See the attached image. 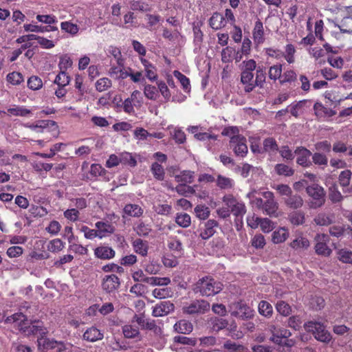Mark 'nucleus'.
<instances>
[{
	"label": "nucleus",
	"mask_w": 352,
	"mask_h": 352,
	"mask_svg": "<svg viewBox=\"0 0 352 352\" xmlns=\"http://www.w3.org/2000/svg\"><path fill=\"white\" fill-rule=\"evenodd\" d=\"M5 322L6 323L14 324L15 327L27 335L33 334L43 336L45 335L47 333L46 329L43 328L39 322L30 324L27 317L21 313H16L7 317Z\"/></svg>",
	"instance_id": "1"
},
{
	"label": "nucleus",
	"mask_w": 352,
	"mask_h": 352,
	"mask_svg": "<svg viewBox=\"0 0 352 352\" xmlns=\"http://www.w3.org/2000/svg\"><path fill=\"white\" fill-rule=\"evenodd\" d=\"M223 289V284L211 276H204L199 278L193 285L195 293H199L202 296H213Z\"/></svg>",
	"instance_id": "2"
},
{
	"label": "nucleus",
	"mask_w": 352,
	"mask_h": 352,
	"mask_svg": "<svg viewBox=\"0 0 352 352\" xmlns=\"http://www.w3.org/2000/svg\"><path fill=\"white\" fill-rule=\"evenodd\" d=\"M304 327L307 331L312 333L317 340L325 343H328L331 341V333L321 322L311 320L306 322Z\"/></svg>",
	"instance_id": "3"
},
{
	"label": "nucleus",
	"mask_w": 352,
	"mask_h": 352,
	"mask_svg": "<svg viewBox=\"0 0 352 352\" xmlns=\"http://www.w3.org/2000/svg\"><path fill=\"white\" fill-rule=\"evenodd\" d=\"M308 195L311 198L309 205L311 208L316 209L324 204L325 192L324 188L317 184H314L306 187Z\"/></svg>",
	"instance_id": "4"
},
{
	"label": "nucleus",
	"mask_w": 352,
	"mask_h": 352,
	"mask_svg": "<svg viewBox=\"0 0 352 352\" xmlns=\"http://www.w3.org/2000/svg\"><path fill=\"white\" fill-rule=\"evenodd\" d=\"M261 195L265 199L263 212L270 217H278V204L274 199V193L271 191H264L261 192Z\"/></svg>",
	"instance_id": "5"
},
{
	"label": "nucleus",
	"mask_w": 352,
	"mask_h": 352,
	"mask_svg": "<svg viewBox=\"0 0 352 352\" xmlns=\"http://www.w3.org/2000/svg\"><path fill=\"white\" fill-rule=\"evenodd\" d=\"M223 201L236 217H242L246 212V208L243 202L237 201L232 195H226L223 197Z\"/></svg>",
	"instance_id": "6"
},
{
	"label": "nucleus",
	"mask_w": 352,
	"mask_h": 352,
	"mask_svg": "<svg viewBox=\"0 0 352 352\" xmlns=\"http://www.w3.org/2000/svg\"><path fill=\"white\" fill-rule=\"evenodd\" d=\"M210 303L205 300H196L183 307V311L187 314H204L210 310Z\"/></svg>",
	"instance_id": "7"
},
{
	"label": "nucleus",
	"mask_w": 352,
	"mask_h": 352,
	"mask_svg": "<svg viewBox=\"0 0 352 352\" xmlns=\"http://www.w3.org/2000/svg\"><path fill=\"white\" fill-rule=\"evenodd\" d=\"M316 252L319 255L328 256L331 253V250L328 247L327 243L329 241V237L325 234H318L315 237Z\"/></svg>",
	"instance_id": "8"
},
{
	"label": "nucleus",
	"mask_w": 352,
	"mask_h": 352,
	"mask_svg": "<svg viewBox=\"0 0 352 352\" xmlns=\"http://www.w3.org/2000/svg\"><path fill=\"white\" fill-rule=\"evenodd\" d=\"M230 143L236 155L244 157L247 154L246 139L243 135L231 137Z\"/></svg>",
	"instance_id": "9"
},
{
	"label": "nucleus",
	"mask_w": 352,
	"mask_h": 352,
	"mask_svg": "<svg viewBox=\"0 0 352 352\" xmlns=\"http://www.w3.org/2000/svg\"><path fill=\"white\" fill-rule=\"evenodd\" d=\"M133 322H136L142 329L153 331L155 334L162 333V329L157 326L155 322L151 319H146L144 316L135 315L133 318Z\"/></svg>",
	"instance_id": "10"
},
{
	"label": "nucleus",
	"mask_w": 352,
	"mask_h": 352,
	"mask_svg": "<svg viewBox=\"0 0 352 352\" xmlns=\"http://www.w3.org/2000/svg\"><path fill=\"white\" fill-rule=\"evenodd\" d=\"M120 285L119 278L115 274L107 275L102 280V287L107 293H111L117 290Z\"/></svg>",
	"instance_id": "11"
},
{
	"label": "nucleus",
	"mask_w": 352,
	"mask_h": 352,
	"mask_svg": "<svg viewBox=\"0 0 352 352\" xmlns=\"http://www.w3.org/2000/svg\"><path fill=\"white\" fill-rule=\"evenodd\" d=\"M38 129H41V133L49 132L54 138H57L59 135L58 126L56 122L53 120H38L36 122Z\"/></svg>",
	"instance_id": "12"
},
{
	"label": "nucleus",
	"mask_w": 352,
	"mask_h": 352,
	"mask_svg": "<svg viewBox=\"0 0 352 352\" xmlns=\"http://www.w3.org/2000/svg\"><path fill=\"white\" fill-rule=\"evenodd\" d=\"M174 305L170 301H162L153 308L152 315L154 317H162L173 311Z\"/></svg>",
	"instance_id": "13"
},
{
	"label": "nucleus",
	"mask_w": 352,
	"mask_h": 352,
	"mask_svg": "<svg viewBox=\"0 0 352 352\" xmlns=\"http://www.w3.org/2000/svg\"><path fill=\"white\" fill-rule=\"evenodd\" d=\"M294 153L298 155L296 162L300 166L308 167L311 165L309 157L311 153L305 147H297Z\"/></svg>",
	"instance_id": "14"
},
{
	"label": "nucleus",
	"mask_w": 352,
	"mask_h": 352,
	"mask_svg": "<svg viewBox=\"0 0 352 352\" xmlns=\"http://www.w3.org/2000/svg\"><path fill=\"white\" fill-rule=\"evenodd\" d=\"M252 38L254 43L256 45H261L265 42L264 26L260 19H258L254 23L252 30Z\"/></svg>",
	"instance_id": "15"
},
{
	"label": "nucleus",
	"mask_w": 352,
	"mask_h": 352,
	"mask_svg": "<svg viewBox=\"0 0 352 352\" xmlns=\"http://www.w3.org/2000/svg\"><path fill=\"white\" fill-rule=\"evenodd\" d=\"M95 226L98 231L100 239L108 236L113 234L115 231L114 226L108 221H98L96 223Z\"/></svg>",
	"instance_id": "16"
},
{
	"label": "nucleus",
	"mask_w": 352,
	"mask_h": 352,
	"mask_svg": "<svg viewBox=\"0 0 352 352\" xmlns=\"http://www.w3.org/2000/svg\"><path fill=\"white\" fill-rule=\"evenodd\" d=\"M122 217H125V216H127L139 218L143 214L144 210L138 204H128L124 206L122 210Z\"/></svg>",
	"instance_id": "17"
},
{
	"label": "nucleus",
	"mask_w": 352,
	"mask_h": 352,
	"mask_svg": "<svg viewBox=\"0 0 352 352\" xmlns=\"http://www.w3.org/2000/svg\"><path fill=\"white\" fill-rule=\"evenodd\" d=\"M241 71V82L244 85V90L245 92H250L255 87V84H254L253 80V72H246L243 70Z\"/></svg>",
	"instance_id": "18"
},
{
	"label": "nucleus",
	"mask_w": 352,
	"mask_h": 352,
	"mask_svg": "<svg viewBox=\"0 0 352 352\" xmlns=\"http://www.w3.org/2000/svg\"><path fill=\"white\" fill-rule=\"evenodd\" d=\"M310 245L309 239L302 234H299L290 243V247L296 251L307 250Z\"/></svg>",
	"instance_id": "19"
},
{
	"label": "nucleus",
	"mask_w": 352,
	"mask_h": 352,
	"mask_svg": "<svg viewBox=\"0 0 352 352\" xmlns=\"http://www.w3.org/2000/svg\"><path fill=\"white\" fill-rule=\"evenodd\" d=\"M140 61L144 66V71L145 72L146 77L150 81H155L157 79V74L156 67L151 63L148 60L144 58H140Z\"/></svg>",
	"instance_id": "20"
},
{
	"label": "nucleus",
	"mask_w": 352,
	"mask_h": 352,
	"mask_svg": "<svg viewBox=\"0 0 352 352\" xmlns=\"http://www.w3.org/2000/svg\"><path fill=\"white\" fill-rule=\"evenodd\" d=\"M285 204L292 209H298L303 206L304 201L300 195L291 194L284 199Z\"/></svg>",
	"instance_id": "21"
},
{
	"label": "nucleus",
	"mask_w": 352,
	"mask_h": 352,
	"mask_svg": "<svg viewBox=\"0 0 352 352\" xmlns=\"http://www.w3.org/2000/svg\"><path fill=\"white\" fill-rule=\"evenodd\" d=\"M115 251L110 247L100 246L94 250L95 256L100 259H111L115 256Z\"/></svg>",
	"instance_id": "22"
},
{
	"label": "nucleus",
	"mask_w": 352,
	"mask_h": 352,
	"mask_svg": "<svg viewBox=\"0 0 352 352\" xmlns=\"http://www.w3.org/2000/svg\"><path fill=\"white\" fill-rule=\"evenodd\" d=\"M111 76L114 77L117 79H125L129 77L128 68L125 69L124 65L112 66L109 72Z\"/></svg>",
	"instance_id": "23"
},
{
	"label": "nucleus",
	"mask_w": 352,
	"mask_h": 352,
	"mask_svg": "<svg viewBox=\"0 0 352 352\" xmlns=\"http://www.w3.org/2000/svg\"><path fill=\"white\" fill-rule=\"evenodd\" d=\"M225 18L219 12H214L209 19V25L214 30H218L224 27Z\"/></svg>",
	"instance_id": "24"
},
{
	"label": "nucleus",
	"mask_w": 352,
	"mask_h": 352,
	"mask_svg": "<svg viewBox=\"0 0 352 352\" xmlns=\"http://www.w3.org/2000/svg\"><path fill=\"white\" fill-rule=\"evenodd\" d=\"M314 221L318 226H327L334 222V215L320 212L314 217Z\"/></svg>",
	"instance_id": "25"
},
{
	"label": "nucleus",
	"mask_w": 352,
	"mask_h": 352,
	"mask_svg": "<svg viewBox=\"0 0 352 352\" xmlns=\"http://www.w3.org/2000/svg\"><path fill=\"white\" fill-rule=\"evenodd\" d=\"M174 329L178 333L189 334L192 331V324L186 320H181L174 325Z\"/></svg>",
	"instance_id": "26"
},
{
	"label": "nucleus",
	"mask_w": 352,
	"mask_h": 352,
	"mask_svg": "<svg viewBox=\"0 0 352 352\" xmlns=\"http://www.w3.org/2000/svg\"><path fill=\"white\" fill-rule=\"evenodd\" d=\"M209 324L212 331L219 332L228 327V321L222 318L212 317L209 320Z\"/></svg>",
	"instance_id": "27"
},
{
	"label": "nucleus",
	"mask_w": 352,
	"mask_h": 352,
	"mask_svg": "<svg viewBox=\"0 0 352 352\" xmlns=\"http://www.w3.org/2000/svg\"><path fill=\"white\" fill-rule=\"evenodd\" d=\"M83 338L89 342H96L103 338V334L96 327L88 329L83 334Z\"/></svg>",
	"instance_id": "28"
},
{
	"label": "nucleus",
	"mask_w": 352,
	"mask_h": 352,
	"mask_svg": "<svg viewBox=\"0 0 352 352\" xmlns=\"http://www.w3.org/2000/svg\"><path fill=\"white\" fill-rule=\"evenodd\" d=\"M288 236V230L285 228H280L272 233V241L274 243L278 244L285 241Z\"/></svg>",
	"instance_id": "29"
},
{
	"label": "nucleus",
	"mask_w": 352,
	"mask_h": 352,
	"mask_svg": "<svg viewBox=\"0 0 352 352\" xmlns=\"http://www.w3.org/2000/svg\"><path fill=\"white\" fill-rule=\"evenodd\" d=\"M8 113L10 116L26 117L31 113V110L26 109L23 106L14 104L8 109Z\"/></svg>",
	"instance_id": "30"
},
{
	"label": "nucleus",
	"mask_w": 352,
	"mask_h": 352,
	"mask_svg": "<svg viewBox=\"0 0 352 352\" xmlns=\"http://www.w3.org/2000/svg\"><path fill=\"white\" fill-rule=\"evenodd\" d=\"M133 247L134 251L140 254L142 256H145L147 255L148 245V243L146 241H143L140 239H137L133 242Z\"/></svg>",
	"instance_id": "31"
},
{
	"label": "nucleus",
	"mask_w": 352,
	"mask_h": 352,
	"mask_svg": "<svg viewBox=\"0 0 352 352\" xmlns=\"http://www.w3.org/2000/svg\"><path fill=\"white\" fill-rule=\"evenodd\" d=\"M217 226V222L214 220L210 219L205 224V229L200 234V236L204 239H208L211 237L214 233V228Z\"/></svg>",
	"instance_id": "32"
},
{
	"label": "nucleus",
	"mask_w": 352,
	"mask_h": 352,
	"mask_svg": "<svg viewBox=\"0 0 352 352\" xmlns=\"http://www.w3.org/2000/svg\"><path fill=\"white\" fill-rule=\"evenodd\" d=\"M175 181L180 184H190L195 178L194 172L190 170H184L179 175L175 176Z\"/></svg>",
	"instance_id": "33"
},
{
	"label": "nucleus",
	"mask_w": 352,
	"mask_h": 352,
	"mask_svg": "<svg viewBox=\"0 0 352 352\" xmlns=\"http://www.w3.org/2000/svg\"><path fill=\"white\" fill-rule=\"evenodd\" d=\"M222 348L223 351L228 352H245L246 350V348L243 345L237 344L230 340H226L223 343Z\"/></svg>",
	"instance_id": "34"
},
{
	"label": "nucleus",
	"mask_w": 352,
	"mask_h": 352,
	"mask_svg": "<svg viewBox=\"0 0 352 352\" xmlns=\"http://www.w3.org/2000/svg\"><path fill=\"white\" fill-rule=\"evenodd\" d=\"M23 28L25 32H44L48 31H56L58 30L56 26H50V28H48L47 27L34 24H25L23 25Z\"/></svg>",
	"instance_id": "35"
},
{
	"label": "nucleus",
	"mask_w": 352,
	"mask_h": 352,
	"mask_svg": "<svg viewBox=\"0 0 352 352\" xmlns=\"http://www.w3.org/2000/svg\"><path fill=\"white\" fill-rule=\"evenodd\" d=\"M291 333L285 328H278L276 333L270 338V340L276 344H281L283 338L290 336Z\"/></svg>",
	"instance_id": "36"
},
{
	"label": "nucleus",
	"mask_w": 352,
	"mask_h": 352,
	"mask_svg": "<svg viewBox=\"0 0 352 352\" xmlns=\"http://www.w3.org/2000/svg\"><path fill=\"white\" fill-rule=\"evenodd\" d=\"M258 309L259 314L266 318H270L272 316L273 307L270 303L265 300L259 302Z\"/></svg>",
	"instance_id": "37"
},
{
	"label": "nucleus",
	"mask_w": 352,
	"mask_h": 352,
	"mask_svg": "<svg viewBox=\"0 0 352 352\" xmlns=\"http://www.w3.org/2000/svg\"><path fill=\"white\" fill-rule=\"evenodd\" d=\"M289 220L295 226L302 225L305 223V213L302 211H294L289 214Z\"/></svg>",
	"instance_id": "38"
},
{
	"label": "nucleus",
	"mask_w": 352,
	"mask_h": 352,
	"mask_svg": "<svg viewBox=\"0 0 352 352\" xmlns=\"http://www.w3.org/2000/svg\"><path fill=\"white\" fill-rule=\"evenodd\" d=\"M175 222L179 226L186 228L191 224V218L187 213H177L175 217Z\"/></svg>",
	"instance_id": "39"
},
{
	"label": "nucleus",
	"mask_w": 352,
	"mask_h": 352,
	"mask_svg": "<svg viewBox=\"0 0 352 352\" xmlns=\"http://www.w3.org/2000/svg\"><path fill=\"white\" fill-rule=\"evenodd\" d=\"M263 152L273 153L278 150V144L273 138H268L264 140L263 143Z\"/></svg>",
	"instance_id": "40"
},
{
	"label": "nucleus",
	"mask_w": 352,
	"mask_h": 352,
	"mask_svg": "<svg viewBox=\"0 0 352 352\" xmlns=\"http://www.w3.org/2000/svg\"><path fill=\"white\" fill-rule=\"evenodd\" d=\"M307 102V100H300L297 103L289 105L287 107V109H289L288 111L291 113L292 116L298 117V115L303 113L304 107Z\"/></svg>",
	"instance_id": "41"
},
{
	"label": "nucleus",
	"mask_w": 352,
	"mask_h": 352,
	"mask_svg": "<svg viewBox=\"0 0 352 352\" xmlns=\"http://www.w3.org/2000/svg\"><path fill=\"white\" fill-rule=\"evenodd\" d=\"M151 170L154 177L160 181H162L164 179L165 171L163 166L157 162L152 164Z\"/></svg>",
	"instance_id": "42"
},
{
	"label": "nucleus",
	"mask_w": 352,
	"mask_h": 352,
	"mask_svg": "<svg viewBox=\"0 0 352 352\" xmlns=\"http://www.w3.org/2000/svg\"><path fill=\"white\" fill-rule=\"evenodd\" d=\"M274 170L278 175H283L285 177H290L294 175V170L284 164H278L275 166Z\"/></svg>",
	"instance_id": "43"
},
{
	"label": "nucleus",
	"mask_w": 352,
	"mask_h": 352,
	"mask_svg": "<svg viewBox=\"0 0 352 352\" xmlns=\"http://www.w3.org/2000/svg\"><path fill=\"white\" fill-rule=\"evenodd\" d=\"M147 283L152 286H166L170 283V279L168 277L149 276Z\"/></svg>",
	"instance_id": "44"
},
{
	"label": "nucleus",
	"mask_w": 352,
	"mask_h": 352,
	"mask_svg": "<svg viewBox=\"0 0 352 352\" xmlns=\"http://www.w3.org/2000/svg\"><path fill=\"white\" fill-rule=\"evenodd\" d=\"M144 95L151 100H155L159 96L158 89L152 85H145L144 87Z\"/></svg>",
	"instance_id": "45"
},
{
	"label": "nucleus",
	"mask_w": 352,
	"mask_h": 352,
	"mask_svg": "<svg viewBox=\"0 0 352 352\" xmlns=\"http://www.w3.org/2000/svg\"><path fill=\"white\" fill-rule=\"evenodd\" d=\"M43 336H41L40 338H38V346L39 348L43 346V349H55L56 348L60 343L56 341L50 340L48 338H45Z\"/></svg>",
	"instance_id": "46"
},
{
	"label": "nucleus",
	"mask_w": 352,
	"mask_h": 352,
	"mask_svg": "<svg viewBox=\"0 0 352 352\" xmlns=\"http://www.w3.org/2000/svg\"><path fill=\"white\" fill-rule=\"evenodd\" d=\"M122 333L127 338H135L140 334L139 329L132 324H126L122 327Z\"/></svg>",
	"instance_id": "47"
},
{
	"label": "nucleus",
	"mask_w": 352,
	"mask_h": 352,
	"mask_svg": "<svg viewBox=\"0 0 352 352\" xmlns=\"http://www.w3.org/2000/svg\"><path fill=\"white\" fill-rule=\"evenodd\" d=\"M119 155L121 164H127L132 167L136 166L137 161L131 153L122 152Z\"/></svg>",
	"instance_id": "48"
},
{
	"label": "nucleus",
	"mask_w": 352,
	"mask_h": 352,
	"mask_svg": "<svg viewBox=\"0 0 352 352\" xmlns=\"http://www.w3.org/2000/svg\"><path fill=\"white\" fill-rule=\"evenodd\" d=\"M269 78L273 80H279L282 77V65L278 64L271 66L268 72Z\"/></svg>",
	"instance_id": "49"
},
{
	"label": "nucleus",
	"mask_w": 352,
	"mask_h": 352,
	"mask_svg": "<svg viewBox=\"0 0 352 352\" xmlns=\"http://www.w3.org/2000/svg\"><path fill=\"white\" fill-rule=\"evenodd\" d=\"M108 52L114 58L117 65H124V59L123 58L121 51L118 47L110 46L108 49Z\"/></svg>",
	"instance_id": "50"
},
{
	"label": "nucleus",
	"mask_w": 352,
	"mask_h": 352,
	"mask_svg": "<svg viewBox=\"0 0 352 352\" xmlns=\"http://www.w3.org/2000/svg\"><path fill=\"white\" fill-rule=\"evenodd\" d=\"M296 52V49L292 44H287L285 48V52L283 54V56L287 60V62L289 64L294 63L295 57L294 54Z\"/></svg>",
	"instance_id": "51"
},
{
	"label": "nucleus",
	"mask_w": 352,
	"mask_h": 352,
	"mask_svg": "<svg viewBox=\"0 0 352 352\" xmlns=\"http://www.w3.org/2000/svg\"><path fill=\"white\" fill-rule=\"evenodd\" d=\"M228 331V336H230L233 339H241L243 336V333L241 331H237V325L233 322L230 324H228L226 328Z\"/></svg>",
	"instance_id": "52"
},
{
	"label": "nucleus",
	"mask_w": 352,
	"mask_h": 352,
	"mask_svg": "<svg viewBox=\"0 0 352 352\" xmlns=\"http://www.w3.org/2000/svg\"><path fill=\"white\" fill-rule=\"evenodd\" d=\"M61 30L70 34L72 36L76 35L79 31V28L77 25L72 23L65 21L60 24Z\"/></svg>",
	"instance_id": "53"
},
{
	"label": "nucleus",
	"mask_w": 352,
	"mask_h": 352,
	"mask_svg": "<svg viewBox=\"0 0 352 352\" xmlns=\"http://www.w3.org/2000/svg\"><path fill=\"white\" fill-rule=\"evenodd\" d=\"M152 295L157 299L166 298L171 296V290L169 288H155L153 290Z\"/></svg>",
	"instance_id": "54"
},
{
	"label": "nucleus",
	"mask_w": 352,
	"mask_h": 352,
	"mask_svg": "<svg viewBox=\"0 0 352 352\" xmlns=\"http://www.w3.org/2000/svg\"><path fill=\"white\" fill-rule=\"evenodd\" d=\"M111 80L108 78H101L96 82V89L97 91L102 92L107 90L111 87Z\"/></svg>",
	"instance_id": "55"
},
{
	"label": "nucleus",
	"mask_w": 352,
	"mask_h": 352,
	"mask_svg": "<svg viewBox=\"0 0 352 352\" xmlns=\"http://www.w3.org/2000/svg\"><path fill=\"white\" fill-rule=\"evenodd\" d=\"M7 80L12 85H20L24 80L23 75L16 72H13L7 75Z\"/></svg>",
	"instance_id": "56"
},
{
	"label": "nucleus",
	"mask_w": 352,
	"mask_h": 352,
	"mask_svg": "<svg viewBox=\"0 0 352 352\" xmlns=\"http://www.w3.org/2000/svg\"><path fill=\"white\" fill-rule=\"evenodd\" d=\"M70 82V77L66 73V72H60L56 76L54 83L58 86L66 87Z\"/></svg>",
	"instance_id": "57"
},
{
	"label": "nucleus",
	"mask_w": 352,
	"mask_h": 352,
	"mask_svg": "<svg viewBox=\"0 0 352 352\" xmlns=\"http://www.w3.org/2000/svg\"><path fill=\"white\" fill-rule=\"evenodd\" d=\"M235 50L231 47H226L222 50L221 52V60L223 63H228L233 60Z\"/></svg>",
	"instance_id": "58"
},
{
	"label": "nucleus",
	"mask_w": 352,
	"mask_h": 352,
	"mask_svg": "<svg viewBox=\"0 0 352 352\" xmlns=\"http://www.w3.org/2000/svg\"><path fill=\"white\" fill-rule=\"evenodd\" d=\"M158 92L160 91L163 98L166 100H169L171 97L170 91L168 85L162 80L157 82Z\"/></svg>",
	"instance_id": "59"
},
{
	"label": "nucleus",
	"mask_w": 352,
	"mask_h": 352,
	"mask_svg": "<svg viewBox=\"0 0 352 352\" xmlns=\"http://www.w3.org/2000/svg\"><path fill=\"white\" fill-rule=\"evenodd\" d=\"M174 76L178 79V80L180 82L183 89L188 91L190 90V80L189 79L183 74H182L179 71H174L173 72Z\"/></svg>",
	"instance_id": "60"
},
{
	"label": "nucleus",
	"mask_w": 352,
	"mask_h": 352,
	"mask_svg": "<svg viewBox=\"0 0 352 352\" xmlns=\"http://www.w3.org/2000/svg\"><path fill=\"white\" fill-rule=\"evenodd\" d=\"M277 192L283 197H288L292 194V188L287 184H277L272 186Z\"/></svg>",
	"instance_id": "61"
},
{
	"label": "nucleus",
	"mask_w": 352,
	"mask_h": 352,
	"mask_svg": "<svg viewBox=\"0 0 352 352\" xmlns=\"http://www.w3.org/2000/svg\"><path fill=\"white\" fill-rule=\"evenodd\" d=\"M43 86L42 80L36 76H32L28 80V87L32 90H38Z\"/></svg>",
	"instance_id": "62"
},
{
	"label": "nucleus",
	"mask_w": 352,
	"mask_h": 352,
	"mask_svg": "<svg viewBox=\"0 0 352 352\" xmlns=\"http://www.w3.org/2000/svg\"><path fill=\"white\" fill-rule=\"evenodd\" d=\"M134 230L140 236H146L151 230L150 226L142 221H138Z\"/></svg>",
	"instance_id": "63"
},
{
	"label": "nucleus",
	"mask_w": 352,
	"mask_h": 352,
	"mask_svg": "<svg viewBox=\"0 0 352 352\" xmlns=\"http://www.w3.org/2000/svg\"><path fill=\"white\" fill-rule=\"evenodd\" d=\"M338 256L340 261L345 263H352V252L346 249L338 251Z\"/></svg>",
	"instance_id": "64"
}]
</instances>
